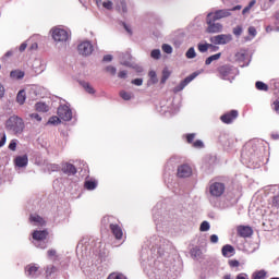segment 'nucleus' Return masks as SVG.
<instances>
[{
	"label": "nucleus",
	"mask_w": 279,
	"mask_h": 279,
	"mask_svg": "<svg viewBox=\"0 0 279 279\" xmlns=\"http://www.w3.org/2000/svg\"><path fill=\"white\" fill-rule=\"evenodd\" d=\"M5 141H7L5 133H2V137L0 140V147H3V145H5Z\"/></svg>",
	"instance_id": "obj_58"
},
{
	"label": "nucleus",
	"mask_w": 279,
	"mask_h": 279,
	"mask_svg": "<svg viewBox=\"0 0 279 279\" xmlns=\"http://www.w3.org/2000/svg\"><path fill=\"white\" fill-rule=\"evenodd\" d=\"M57 114L62 121H71L73 119V112L69 106L63 105L58 108Z\"/></svg>",
	"instance_id": "obj_5"
},
{
	"label": "nucleus",
	"mask_w": 279,
	"mask_h": 279,
	"mask_svg": "<svg viewBox=\"0 0 279 279\" xmlns=\"http://www.w3.org/2000/svg\"><path fill=\"white\" fill-rule=\"evenodd\" d=\"M96 4L99 8V5H102L105 10H112V1H105L104 0H96Z\"/></svg>",
	"instance_id": "obj_26"
},
{
	"label": "nucleus",
	"mask_w": 279,
	"mask_h": 279,
	"mask_svg": "<svg viewBox=\"0 0 279 279\" xmlns=\"http://www.w3.org/2000/svg\"><path fill=\"white\" fill-rule=\"evenodd\" d=\"M9 149H11V151H16V141L12 140L11 143L9 144Z\"/></svg>",
	"instance_id": "obj_48"
},
{
	"label": "nucleus",
	"mask_w": 279,
	"mask_h": 279,
	"mask_svg": "<svg viewBox=\"0 0 279 279\" xmlns=\"http://www.w3.org/2000/svg\"><path fill=\"white\" fill-rule=\"evenodd\" d=\"M5 96V87L0 83V99H3Z\"/></svg>",
	"instance_id": "obj_54"
},
{
	"label": "nucleus",
	"mask_w": 279,
	"mask_h": 279,
	"mask_svg": "<svg viewBox=\"0 0 279 279\" xmlns=\"http://www.w3.org/2000/svg\"><path fill=\"white\" fill-rule=\"evenodd\" d=\"M219 58H221V52H218L216 54H213L210 57H208L206 60H205V64L208 65V64H213V62H215V60H219Z\"/></svg>",
	"instance_id": "obj_32"
},
{
	"label": "nucleus",
	"mask_w": 279,
	"mask_h": 279,
	"mask_svg": "<svg viewBox=\"0 0 279 279\" xmlns=\"http://www.w3.org/2000/svg\"><path fill=\"white\" fill-rule=\"evenodd\" d=\"M251 279H267V272L265 270H257L252 274Z\"/></svg>",
	"instance_id": "obj_23"
},
{
	"label": "nucleus",
	"mask_w": 279,
	"mask_h": 279,
	"mask_svg": "<svg viewBox=\"0 0 279 279\" xmlns=\"http://www.w3.org/2000/svg\"><path fill=\"white\" fill-rule=\"evenodd\" d=\"M255 88L257 90H264V93H267V90H269V85L265 84L264 82L262 81H257L255 83Z\"/></svg>",
	"instance_id": "obj_29"
},
{
	"label": "nucleus",
	"mask_w": 279,
	"mask_h": 279,
	"mask_svg": "<svg viewBox=\"0 0 279 279\" xmlns=\"http://www.w3.org/2000/svg\"><path fill=\"white\" fill-rule=\"evenodd\" d=\"M232 40L231 35H217L210 38V43L214 45H228Z\"/></svg>",
	"instance_id": "obj_10"
},
{
	"label": "nucleus",
	"mask_w": 279,
	"mask_h": 279,
	"mask_svg": "<svg viewBox=\"0 0 279 279\" xmlns=\"http://www.w3.org/2000/svg\"><path fill=\"white\" fill-rule=\"evenodd\" d=\"M16 167H27V162H28V159H27V155H24V156H17L14 160Z\"/></svg>",
	"instance_id": "obj_20"
},
{
	"label": "nucleus",
	"mask_w": 279,
	"mask_h": 279,
	"mask_svg": "<svg viewBox=\"0 0 279 279\" xmlns=\"http://www.w3.org/2000/svg\"><path fill=\"white\" fill-rule=\"evenodd\" d=\"M52 38L56 43H66L69 40V32L64 28L54 27L51 29Z\"/></svg>",
	"instance_id": "obj_2"
},
{
	"label": "nucleus",
	"mask_w": 279,
	"mask_h": 279,
	"mask_svg": "<svg viewBox=\"0 0 279 279\" xmlns=\"http://www.w3.org/2000/svg\"><path fill=\"white\" fill-rule=\"evenodd\" d=\"M25 49H27V44L26 43L21 44L20 51L23 52L25 51Z\"/></svg>",
	"instance_id": "obj_62"
},
{
	"label": "nucleus",
	"mask_w": 279,
	"mask_h": 279,
	"mask_svg": "<svg viewBox=\"0 0 279 279\" xmlns=\"http://www.w3.org/2000/svg\"><path fill=\"white\" fill-rule=\"evenodd\" d=\"M178 178H191L193 175V169L189 165H181L177 171Z\"/></svg>",
	"instance_id": "obj_11"
},
{
	"label": "nucleus",
	"mask_w": 279,
	"mask_h": 279,
	"mask_svg": "<svg viewBox=\"0 0 279 279\" xmlns=\"http://www.w3.org/2000/svg\"><path fill=\"white\" fill-rule=\"evenodd\" d=\"M271 138H272L274 141H279V134H278V133L271 134Z\"/></svg>",
	"instance_id": "obj_63"
},
{
	"label": "nucleus",
	"mask_w": 279,
	"mask_h": 279,
	"mask_svg": "<svg viewBox=\"0 0 279 279\" xmlns=\"http://www.w3.org/2000/svg\"><path fill=\"white\" fill-rule=\"evenodd\" d=\"M54 271H56V266H52V267H50V270H49V268H47L46 274L48 276H51V274H53Z\"/></svg>",
	"instance_id": "obj_60"
},
{
	"label": "nucleus",
	"mask_w": 279,
	"mask_h": 279,
	"mask_svg": "<svg viewBox=\"0 0 279 279\" xmlns=\"http://www.w3.org/2000/svg\"><path fill=\"white\" fill-rule=\"evenodd\" d=\"M190 254L192 256V258H194L195 260H202V258H204V253L202 252V248L195 246L190 251Z\"/></svg>",
	"instance_id": "obj_18"
},
{
	"label": "nucleus",
	"mask_w": 279,
	"mask_h": 279,
	"mask_svg": "<svg viewBox=\"0 0 279 279\" xmlns=\"http://www.w3.org/2000/svg\"><path fill=\"white\" fill-rule=\"evenodd\" d=\"M239 117V111L238 110H231L220 117V121L222 123H226L227 125H230V123H233L235 119Z\"/></svg>",
	"instance_id": "obj_7"
},
{
	"label": "nucleus",
	"mask_w": 279,
	"mask_h": 279,
	"mask_svg": "<svg viewBox=\"0 0 279 279\" xmlns=\"http://www.w3.org/2000/svg\"><path fill=\"white\" fill-rule=\"evenodd\" d=\"M109 228L117 241H121V239H123V229L121 228V226L111 223Z\"/></svg>",
	"instance_id": "obj_13"
},
{
	"label": "nucleus",
	"mask_w": 279,
	"mask_h": 279,
	"mask_svg": "<svg viewBox=\"0 0 279 279\" xmlns=\"http://www.w3.org/2000/svg\"><path fill=\"white\" fill-rule=\"evenodd\" d=\"M120 97H122L124 101H130V99H132V93L122 90L120 92Z\"/></svg>",
	"instance_id": "obj_37"
},
{
	"label": "nucleus",
	"mask_w": 279,
	"mask_h": 279,
	"mask_svg": "<svg viewBox=\"0 0 279 279\" xmlns=\"http://www.w3.org/2000/svg\"><path fill=\"white\" fill-rule=\"evenodd\" d=\"M222 256H225L226 258L234 256V246L230 244L222 246Z\"/></svg>",
	"instance_id": "obj_19"
},
{
	"label": "nucleus",
	"mask_w": 279,
	"mask_h": 279,
	"mask_svg": "<svg viewBox=\"0 0 279 279\" xmlns=\"http://www.w3.org/2000/svg\"><path fill=\"white\" fill-rule=\"evenodd\" d=\"M186 58H189V60H193V58H196L197 53L195 52V48H190L186 53H185Z\"/></svg>",
	"instance_id": "obj_36"
},
{
	"label": "nucleus",
	"mask_w": 279,
	"mask_h": 279,
	"mask_svg": "<svg viewBox=\"0 0 279 279\" xmlns=\"http://www.w3.org/2000/svg\"><path fill=\"white\" fill-rule=\"evenodd\" d=\"M272 206H275V208H279V196L272 197Z\"/></svg>",
	"instance_id": "obj_52"
},
{
	"label": "nucleus",
	"mask_w": 279,
	"mask_h": 279,
	"mask_svg": "<svg viewBox=\"0 0 279 279\" xmlns=\"http://www.w3.org/2000/svg\"><path fill=\"white\" fill-rule=\"evenodd\" d=\"M150 57L154 58V60H160V50L155 49L150 52Z\"/></svg>",
	"instance_id": "obj_40"
},
{
	"label": "nucleus",
	"mask_w": 279,
	"mask_h": 279,
	"mask_svg": "<svg viewBox=\"0 0 279 279\" xmlns=\"http://www.w3.org/2000/svg\"><path fill=\"white\" fill-rule=\"evenodd\" d=\"M256 34H257L256 27L250 26L248 27V35L254 37V36H256Z\"/></svg>",
	"instance_id": "obj_51"
},
{
	"label": "nucleus",
	"mask_w": 279,
	"mask_h": 279,
	"mask_svg": "<svg viewBox=\"0 0 279 279\" xmlns=\"http://www.w3.org/2000/svg\"><path fill=\"white\" fill-rule=\"evenodd\" d=\"M210 47H213V44H198V51L201 53H206Z\"/></svg>",
	"instance_id": "obj_33"
},
{
	"label": "nucleus",
	"mask_w": 279,
	"mask_h": 279,
	"mask_svg": "<svg viewBox=\"0 0 279 279\" xmlns=\"http://www.w3.org/2000/svg\"><path fill=\"white\" fill-rule=\"evenodd\" d=\"M25 99H26L25 90L22 89L17 93L16 101L17 104H20V106H23V104H25Z\"/></svg>",
	"instance_id": "obj_30"
},
{
	"label": "nucleus",
	"mask_w": 279,
	"mask_h": 279,
	"mask_svg": "<svg viewBox=\"0 0 279 279\" xmlns=\"http://www.w3.org/2000/svg\"><path fill=\"white\" fill-rule=\"evenodd\" d=\"M25 274L28 278H36L38 276V266L29 264L25 267Z\"/></svg>",
	"instance_id": "obj_15"
},
{
	"label": "nucleus",
	"mask_w": 279,
	"mask_h": 279,
	"mask_svg": "<svg viewBox=\"0 0 279 279\" xmlns=\"http://www.w3.org/2000/svg\"><path fill=\"white\" fill-rule=\"evenodd\" d=\"M252 9L247 5L243 9L242 14H247Z\"/></svg>",
	"instance_id": "obj_64"
},
{
	"label": "nucleus",
	"mask_w": 279,
	"mask_h": 279,
	"mask_svg": "<svg viewBox=\"0 0 279 279\" xmlns=\"http://www.w3.org/2000/svg\"><path fill=\"white\" fill-rule=\"evenodd\" d=\"M193 147L196 149H202V147H204V142H202V140H197L193 143Z\"/></svg>",
	"instance_id": "obj_44"
},
{
	"label": "nucleus",
	"mask_w": 279,
	"mask_h": 279,
	"mask_svg": "<svg viewBox=\"0 0 279 279\" xmlns=\"http://www.w3.org/2000/svg\"><path fill=\"white\" fill-rule=\"evenodd\" d=\"M210 243H219V236L217 234L210 235Z\"/></svg>",
	"instance_id": "obj_56"
},
{
	"label": "nucleus",
	"mask_w": 279,
	"mask_h": 279,
	"mask_svg": "<svg viewBox=\"0 0 279 279\" xmlns=\"http://www.w3.org/2000/svg\"><path fill=\"white\" fill-rule=\"evenodd\" d=\"M210 230V223L208 221H203L199 227L201 232H208Z\"/></svg>",
	"instance_id": "obj_38"
},
{
	"label": "nucleus",
	"mask_w": 279,
	"mask_h": 279,
	"mask_svg": "<svg viewBox=\"0 0 279 279\" xmlns=\"http://www.w3.org/2000/svg\"><path fill=\"white\" fill-rule=\"evenodd\" d=\"M270 86L272 87L274 95H279V78H274L270 81Z\"/></svg>",
	"instance_id": "obj_27"
},
{
	"label": "nucleus",
	"mask_w": 279,
	"mask_h": 279,
	"mask_svg": "<svg viewBox=\"0 0 279 279\" xmlns=\"http://www.w3.org/2000/svg\"><path fill=\"white\" fill-rule=\"evenodd\" d=\"M116 8L121 14H128V4L125 3V0H119Z\"/></svg>",
	"instance_id": "obj_21"
},
{
	"label": "nucleus",
	"mask_w": 279,
	"mask_h": 279,
	"mask_svg": "<svg viewBox=\"0 0 279 279\" xmlns=\"http://www.w3.org/2000/svg\"><path fill=\"white\" fill-rule=\"evenodd\" d=\"M82 86L85 88L86 93H89V95H95V88H93L89 83L83 82Z\"/></svg>",
	"instance_id": "obj_34"
},
{
	"label": "nucleus",
	"mask_w": 279,
	"mask_h": 279,
	"mask_svg": "<svg viewBox=\"0 0 279 279\" xmlns=\"http://www.w3.org/2000/svg\"><path fill=\"white\" fill-rule=\"evenodd\" d=\"M10 77L13 80H23V77H25V73L23 71L14 70L11 71Z\"/></svg>",
	"instance_id": "obj_25"
},
{
	"label": "nucleus",
	"mask_w": 279,
	"mask_h": 279,
	"mask_svg": "<svg viewBox=\"0 0 279 279\" xmlns=\"http://www.w3.org/2000/svg\"><path fill=\"white\" fill-rule=\"evenodd\" d=\"M35 110L37 112H49V106H47L45 102H37L35 105Z\"/></svg>",
	"instance_id": "obj_22"
},
{
	"label": "nucleus",
	"mask_w": 279,
	"mask_h": 279,
	"mask_svg": "<svg viewBox=\"0 0 279 279\" xmlns=\"http://www.w3.org/2000/svg\"><path fill=\"white\" fill-rule=\"evenodd\" d=\"M230 10L228 9H222V10H218L214 13H208V15H211L210 19L213 21H220V19H228V16H230Z\"/></svg>",
	"instance_id": "obj_12"
},
{
	"label": "nucleus",
	"mask_w": 279,
	"mask_h": 279,
	"mask_svg": "<svg viewBox=\"0 0 279 279\" xmlns=\"http://www.w3.org/2000/svg\"><path fill=\"white\" fill-rule=\"evenodd\" d=\"M135 86H143V78H135L132 81Z\"/></svg>",
	"instance_id": "obj_53"
},
{
	"label": "nucleus",
	"mask_w": 279,
	"mask_h": 279,
	"mask_svg": "<svg viewBox=\"0 0 279 279\" xmlns=\"http://www.w3.org/2000/svg\"><path fill=\"white\" fill-rule=\"evenodd\" d=\"M162 51L165 53H173V48L169 44H163L162 45Z\"/></svg>",
	"instance_id": "obj_39"
},
{
	"label": "nucleus",
	"mask_w": 279,
	"mask_h": 279,
	"mask_svg": "<svg viewBox=\"0 0 279 279\" xmlns=\"http://www.w3.org/2000/svg\"><path fill=\"white\" fill-rule=\"evenodd\" d=\"M197 75H199V72H193L183 81H181V83L174 88L175 93H180V90H184V88H186V86H189V84H191V82H193V80H195Z\"/></svg>",
	"instance_id": "obj_6"
},
{
	"label": "nucleus",
	"mask_w": 279,
	"mask_h": 279,
	"mask_svg": "<svg viewBox=\"0 0 279 279\" xmlns=\"http://www.w3.org/2000/svg\"><path fill=\"white\" fill-rule=\"evenodd\" d=\"M148 77H150L151 84H158V75L156 74V71H149Z\"/></svg>",
	"instance_id": "obj_35"
},
{
	"label": "nucleus",
	"mask_w": 279,
	"mask_h": 279,
	"mask_svg": "<svg viewBox=\"0 0 279 279\" xmlns=\"http://www.w3.org/2000/svg\"><path fill=\"white\" fill-rule=\"evenodd\" d=\"M235 279H250V276H247L245 272H241L236 276Z\"/></svg>",
	"instance_id": "obj_55"
},
{
	"label": "nucleus",
	"mask_w": 279,
	"mask_h": 279,
	"mask_svg": "<svg viewBox=\"0 0 279 279\" xmlns=\"http://www.w3.org/2000/svg\"><path fill=\"white\" fill-rule=\"evenodd\" d=\"M213 15H207V25L206 28L207 34H219V32H222L223 25L220 23H215L216 20L210 19Z\"/></svg>",
	"instance_id": "obj_3"
},
{
	"label": "nucleus",
	"mask_w": 279,
	"mask_h": 279,
	"mask_svg": "<svg viewBox=\"0 0 279 279\" xmlns=\"http://www.w3.org/2000/svg\"><path fill=\"white\" fill-rule=\"evenodd\" d=\"M47 236H49V231L47 230H41V231L36 230L33 232L34 241H45Z\"/></svg>",
	"instance_id": "obj_17"
},
{
	"label": "nucleus",
	"mask_w": 279,
	"mask_h": 279,
	"mask_svg": "<svg viewBox=\"0 0 279 279\" xmlns=\"http://www.w3.org/2000/svg\"><path fill=\"white\" fill-rule=\"evenodd\" d=\"M123 27L125 29V32H128V34H130V36H132V28H130V26H128V24L123 23Z\"/></svg>",
	"instance_id": "obj_61"
},
{
	"label": "nucleus",
	"mask_w": 279,
	"mask_h": 279,
	"mask_svg": "<svg viewBox=\"0 0 279 279\" xmlns=\"http://www.w3.org/2000/svg\"><path fill=\"white\" fill-rule=\"evenodd\" d=\"M195 141V133H190L186 135V142L187 143H193Z\"/></svg>",
	"instance_id": "obj_50"
},
{
	"label": "nucleus",
	"mask_w": 279,
	"mask_h": 279,
	"mask_svg": "<svg viewBox=\"0 0 279 279\" xmlns=\"http://www.w3.org/2000/svg\"><path fill=\"white\" fill-rule=\"evenodd\" d=\"M84 186L87 191H95V189H97V181H85Z\"/></svg>",
	"instance_id": "obj_28"
},
{
	"label": "nucleus",
	"mask_w": 279,
	"mask_h": 279,
	"mask_svg": "<svg viewBox=\"0 0 279 279\" xmlns=\"http://www.w3.org/2000/svg\"><path fill=\"white\" fill-rule=\"evenodd\" d=\"M29 219L34 223H37V226H45V223H46L45 219L43 217H40L39 215H32Z\"/></svg>",
	"instance_id": "obj_24"
},
{
	"label": "nucleus",
	"mask_w": 279,
	"mask_h": 279,
	"mask_svg": "<svg viewBox=\"0 0 279 279\" xmlns=\"http://www.w3.org/2000/svg\"><path fill=\"white\" fill-rule=\"evenodd\" d=\"M233 34H234V36H241V35L243 34V27H241V26H235V27L233 28Z\"/></svg>",
	"instance_id": "obj_42"
},
{
	"label": "nucleus",
	"mask_w": 279,
	"mask_h": 279,
	"mask_svg": "<svg viewBox=\"0 0 279 279\" xmlns=\"http://www.w3.org/2000/svg\"><path fill=\"white\" fill-rule=\"evenodd\" d=\"M169 77H171V71H169V69L166 68V69L162 70V76H161L160 83H161V84H166V83H167V80H168Z\"/></svg>",
	"instance_id": "obj_31"
},
{
	"label": "nucleus",
	"mask_w": 279,
	"mask_h": 279,
	"mask_svg": "<svg viewBox=\"0 0 279 279\" xmlns=\"http://www.w3.org/2000/svg\"><path fill=\"white\" fill-rule=\"evenodd\" d=\"M29 117L31 119H35V121H38V122L43 121V118L38 113H31Z\"/></svg>",
	"instance_id": "obj_47"
},
{
	"label": "nucleus",
	"mask_w": 279,
	"mask_h": 279,
	"mask_svg": "<svg viewBox=\"0 0 279 279\" xmlns=\"http://www.w3.org/2000/svg\"><path fill=\"white\" fill-rule=\"evenodd\" d=\"M236 233L240 235L242 239H250L252 234H254V230L250 226H238L236 227Z\"/></svg>",
	"instance_id": "obj_8"
},
{
	"label": "nucleus",
	"mask_w": 279,
	"mask_h": 279,
	"mask_svg": "<svg viewBox=\"0 0 279 279\" xmlns=\"http://www.w3.org/2000/svg\"><path fill=\"white\" fill-rule=\"evenodd\" d=\"M47 254L49 258H56L58 256V252L53 248L48 250Z\"/></svg>",
	"instance_id": "obj_45"
},
{
	"label": "nucleus",
	"mask_w": 279,
	"mask_h": 279,
	"mask_svg": "<svg viewBox=\"0 0 279 279\" xmlns=\"http://www.w3.org/2000/svg\"><path fill=\"white\" fill-rule=\"evenodd\" d=\"M118 77H120V80H125L128 77V71H125V70L120 71L118 73Z\"/></svg>",
	"instance_id": "obj_49"
},
{
	"label": "nucleus",
	"mask_w": 279,
	"mask_h": 279,
	"mask_svg": "<svg viewBox=\"0 0 279 279\" xmlns=\"http://www.w3.org/2000/svg\"><path fill=\"white\" fill-rule=\"evenodd\" d=\"M62 171L63 173H66V175H75V173H77V168H75L73 163L66 162L62 166Z\"/></svg>",
	"instance_id": "obj_16"
},
{
	"label": "nucleus",
	"mask_w": 279,
	"mask_h": 279,
	"mask_svg": "<svg viewBox=\"0 0 279 279\" xmlns=\"http://www.w3.org/2000/svg\"><path fill=\"white\" fill-rule=\"evenodd\" d=\"M81 56H90L93 53V44L90 41H83L77 47Z\"/></svg>",
	"instance_id": "obj_9"
},
{
	"label": "nucleus",
	"mask_w": 279,
	"mask_h": 279,
	"mask_svg": "<svg viewBox=\"0 0 279 279\" xmlns=\"http://www.w3.org/2000/svg\"><path fill=\"white\" fill-rule=\"evenodd\" d=\"M209 193L214 197H221L226 193V185L221 182H215L209 186Z\"/></svg>",
	"instance_id": "obj_4"
},
{
	"label": "nucleus",
	"mask_w": 279,
	"mask_h": 279,
	"mask_svg": "<svg viewBox=\"0 0 279 279\" xmlns=\"http://www.w3.org/2000/svg\"><path fill=\"white\" fill-rule=\"evenodd\" d=\"M108 279H125L121 274H111Z\"/></svg>",
	"instance_id": "obj_46"
},
{
	"label": "nucleus",
	"mask_w": 279,
	"mask_h": 279,
	"mask_svg": "<svg viewBox=\"0 0 279 279\" xmlns=\"http://www.w3.org/2000/svg\"><path fill=\"white\" fill-rule=\"evenodd\" d=\"M229 265H230V267H239V260H236V259H231L230 262H229Z\"/></svg>",
	"instance_id": "obj_57"
},
{
	"label": "nucleus",
	"mask_w": 279,
	"mask_h": 279,
	"mask_svg": "<svg viewBox=\"0 0 279 279\" xmlns=\"http://www.w3.org/2000/svg\"><path fill=\"white\" fill-rule=\"evenodd\" d=\"M102 60H104V62H112V56L106 54Z\"/></svg>",
	"instance_id": "obj_59"
},
{
	"label": "nucleus",
	"mask_w": 279,
	"mask_h": 279,
	"mask_svg": "<svg viewBox=\"0 0 279 279\" xmlns=\"http://www.w3.org/2000/svg\"><path fill=\"white\" fill-rule=\"evenodd\" d=\"M5 130L13 134H23L25 122L19 116H12L5 122Z\"/></svg>",
	"instance_id": "obj_1"
},
{
	"label": "nucleus",
	"mask_w": 279,
	"mask_h": 279,
	"mask_svg": "<svg viewBox=\"0 0 279 279\" xmlns=\"http://www.w3.org/2000/svg\"><path fill=\"white\" fill-rule=\"evenodd\" d=\"M107 73H110V75H117V68L112 66V65H108L106 68Z\"/></svg>",
	"instance_id": "obj_43"
},
{
	"label": "nucleus",
	"mask_w": 279,
	"mask_h": 279,
	"mask_svg": "<svg viewBox=\"0 0 279 279\" xmlns=\"http://www.w3.org/2000/svg\"><path fill=\"white\" fill-rule=\"evenodd\" d=\"M48 123L50 124V125H56V124H58V123H60V118H58V117H51L49 120H48Z\"/></svg>",
	"instance_id": "obj_41"
},
{
	"label": "nucleus",
	"mask_w": 279,
	"mask_h": 279,
	"mask_svg": "<svg viewBox=\"0 0 279 279\" xmlns=\"http://www.w3.org/2000/svg\"><path fill=\"white\" fill-rule=\"evenodd\" d=\"M218 73L222 80H228V77H230V75L232 74V68H230L229 65H221L220 68H218Z\"/></svg>",
	"instance_id": "obj_14"
}]
</instances>
